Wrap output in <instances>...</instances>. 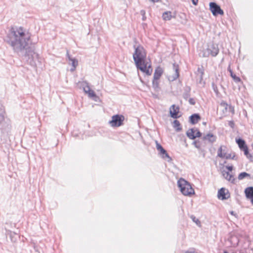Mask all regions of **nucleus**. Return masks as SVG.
<instances>
[{
  "instance_id": "obj_42",
  "label": "nucleus",
  "mask_w": 253,
  "mask_h": 253,
  "mask_svg": "<svg viewBox=\"0 0 253 253\" xmlns=\"http://www.w3.org/2000/svg\"><path fill=\"white\" fill-rule=\"evenodd\" d=\"M197 77L198 78V79L199 80V83L201 84L203 80H201V74L198 75L197 74Z\"/></svg>"
},
{
  "instance_id": "obj_37",
  "label": "nucleus",
  "mask_w": 253,
  "mask_h": 253,
  "mask_svg": "<svg viewBox=\"0 0 253 253\" xmlns=\"http://www.w3.org/2000/svg\"><path fill=\"white\" fill-rule=\"evenodd\" d=\"M188 102L190 104L192 105H194L196 104L195 100L193 98H189V100H188Z\"/></svg>"
},
{
  "instance_id": "obj_8",
  "label": "nucleus",
  "mask_w": 253,
  "mask_h": 253,
  "mask_svg": "<svg viewBox=\"0 0 253 253\" xmlns=\"http://www.w3.org/2000/svg\"><path fill=\"white\" fill-rule=\"evenodd\" d=\"M217 197L219 199L224 200H227L230 197V194L228 190L225 188L222 187L218 191Z\"/></svg>"
},
{
  "instance_id": "obj_12",
  "label": "nucleus",
  "mask_w": 253,
  "mask_h": 253,
  "mask_svg": "<svg viewBox=\"0 0 253 253\" xmlns=\"http://www.w3.org/2000/svg\"><path fill=\"white\" fill-rule=\"evenodd\" d=\"M203 140H208L209 142L213 143L216 140V136L212 133H209L203 137Z\"/></svg>"
},
{
  "instance_id": "obj_13",
  "label": "nucleus",
  "mask_w": 253,
  "mask_h": 253,
  "mask_svg": "<svg viewBox=\"0 0 253 253\" xmlns=\"http://www.w3.org/2000/svg\"><path fill=\"white\" fill-rule=\"evenodd\" d=\"M163 73V69L160 66L157 67L155 70L153 78L154 79H159Z\"/></svg>"
},
{
  "instance_id": "obj_44",
  "label": "nucleus",
  "mask_w": 253,
  "mask_h": 253,
  "mask_svg": "<svg viewBox=\"0 0 253 253\" xmlns=\"http://www.w3.org/2000/svg\"><path fill=\"white\" fill-rule=\"evenodd\" d=\"M149 0L154 3L157 2L159 1V0Z\"/></svg>"
},
{
  "instance_id": "obj_18",
  "label": "nucleus",
  "mask_w": 253,
  "mask_h": 253,
  "mask_svg": "<svg viewBox=\"0 0 253 253\" xmlns=\"http://www.w3.org/2000/svg\"><path fill=\"white\" fill-rule=\"evenodd\" d=\"M228 71L229 72L231 77L232 78L233 80L236 83H239L241 81V79L237 77L233 72V71L231 69L230 66L228 67Z\"/></svg>"
},
{
  "instance_id": "obj_29",
  "label": "nucleus",
  "mask_w": 253,
  "mask_h": 253,
  "mask_svg": "<svg viewBox=\"0 0 253 253\" xmlns=\"http://www.w3.org/2000/svg\"><path fill=\"white\" fill-rule=\"evenodd\" d=\"M192 144L198 148L200 149L202 146V143L199 140H195L192 142Z\"/></svg>"
},
{
  "instance_id": "obj_10",
  "label": "nucleus",
  "mask_w": 253,
  "mask_h": 253,
  "mask_svg": "<svg viewBox=\"0 0 253 253\" xmlns=\"http://www.w3.org/2000/svg\"><path fill=\"white\" fill-rule=\"evenodd\" d=\"M173 69L175 71V73L171 77L170 76L169 78V80H171L172 81L176 80L179 76L178 65L176 63L173 64Z\"/></svg>"
},
{
  "instance_id": "obj_30",
  "label": "nucleus",
  "mask_w": 253,
  "mask_h": 253,
  "mask_svg": "<svg viewBox=\"0 0 253 253\" xmlns=\"http://www.w3.org/2000/svg\"><path fill=\"white\" fill-rule=\"evenodd\" d=\"M87 91L88 92L87 93L88 94L89 97L91 98L96 97V95L94 91L92 90H91L90 88H88Z\"/></svg>"
},
{
  "instance_id": "obj_22",
  "label": "nucleus",
  "mask_w": 253,
  "mask_h": 253,
  "mask_svg": "<svg viewBox=\"0 0 253 253\" xmlns=\"http://www.w3.org/2000/svg\"><path fill=\"white\" fill-rule=\"evenodd\" d=\"M69 61H71V65L72 66V68L70 70L71 71L73 72L75 70L76 67L77 66L78 64V61L76 59L73 58L72 57H69Z\"/></svg>"
},
{
  "instance_id": "obj_3",
  "label": "nucleus",
  "mask_w": 253,
  "mask_h": 253,
  "mask_svg": "<svg viewBox=\"0 0 253 253\" xmlns=\"http://www.w3.org/2000/svg\"><path fill=\"white\" fill-rule=\"evenodd\" d=\"M177 186L179 188L181 192L185 196L190 197L195 193L194 190L192 187L190 183L182 178L178 180Z\"/></svg>"
},
{
  "instance_id": "obj_6",
  "label": "nucleus",
  "mask_w": 253,
  "mask_h": 253,
  "mask_svg": "<svg viewBox=\"0 0 253 253\" xmlns=\"http://www.w3.org/2000/svg\"><path fill=\"white\" fill-rule=\"evenodd\" d=\"M209 6L210 10L213 16H217L218 15H223L224 14L223 10L216 2H211L209 4Z\"/></svg>"
},
{
  "instance_id": "obj_15",
  "label": "nucleus",
  "mask_w": 253,
  "mask_h": 253,
  "mask_svg": "<svg viewBox=\"0 0 253 253\" xmlns=\"http://www.w3.org/2000/svg\"><path fill=\"white\" fill-rule=\"evenodd\" d=\"M236 142L238 145V146L241 149V150L245 148L246 147H247L245 141L242 138H239L238 139H236Z\"/></svg>"
},
{
  "instance_id": "obj_24",
  "label": "nucleus",
  "mask_w": 253,
  "mask_h": 253,
  "mask_svg": "<svg viewBox=\"0 0 253 253\" xmlns=\"http://www.w3.org/2000/svg\"><path fill=\"white\" fill-rule=\"evenodd\" d=\"M158 80L159 79H154V78H153L152 81V86L155 91H158L160 88L159 82Z\"/></svg>"
},
{
  "instance_id": "obj_47",
  "label": "nucleus",
  "mask_w": 253,
  "mask_h": 253,
  "mask_svg": "<svg viewBox=\"0 0 253 253\" xmlns=\"http://www.w3.org/2000/svg\"><path fill=\"white\" fill-rule=\"evenodd\" d=\"M223 253H228L227 251H224Z\"/></svg>"
},
{
  "instance_id": "obj_33",
  "label": "nucleus",
  "mask_w": 253,
  "mask_h": 253,
  "mask_svg": "<svg viewBox=\"0 0 253 253\" xmlns=\"http://www.w3.org/2000/svg\"><path fill=\"white\" fill-rule=\"evenodd\" d=\"M202 133L197 129L195 128V139L197 137H200L202 136Z\"/></svg>"
},
{
  "instance_id": "obj_23",
  "label": "nucleus",
  "mask_w": 253,
  "mask_h": 253,
  "mask_svg": "<svg viewBox=\"0 0 253 253\" xmlns=\"http://www.w3.org/2000/svg\"><path fill=\"white\" fill-rule=\"evenodd\" d=\"M173 126L177 132L181 131L182 129V128L180 127V123L179 121L177 120L173 121Z\"/></svg>"
},
{
  "instance_id": "obj_41",
  "label": "nucleus",
  "mask_w": 253,
  "mask_h": 253,
  "mask_svg": "<svg viewBox=\"0 0 253 253\" xmlns=\"http://www.w3.org/2000/svg\"><path fill=\"white\" fill-rule=\"evenodd\" d=\"M229 125L232 127L233 128L234 126V123L233 121H230L229 122Z\"/></svg>"
},
{
  "instance_id": "obj_25",
  "label": "nucleus",
  "mask_w": 253,
  "mask_h": 253,
  "mask_svg": "<svg viewBox=\"0 0 253 253\" xmlns=\"http://www.w3.org/2000/svg\"><path fill=\"white\" fill-rule=\"evenodd\" d=\"M4 110L3 106L0 104V125L4 121Z\"/></svg>"
},
{
  "instance_id": "obj_36",
  "label": "nucleus",
  "mask_w": 253,
  "mask_h": 253,
  "mask_svg": "<svg viewBox=\"0 0 253 253\" xmlns=\"http://www.w3.org/2000/svg\"><path fill=\"white\" fill-rule=\"evenodd\" d=\"M235 155H233L232 157L231 156V154H227V155H226L225 154V157L224 158L226 159H235Z\"/></svg>"
},
{
  "instance_id": "obj_4",
  "label": "nucleus",
  "mask_w": 253,
  "mask_h": 253,
  "mask_svg": "<svg viewBox=\"0 0 253 253\" xmlns=\"http://www.w3.org/2000/svg\"><path fill=\"white\" fill-rule=\"evenodd\" d=\"M125 117L122 115H115L112 116V120L109 122V124L112 127H119L123 125Z\"/></svg>"
},
{
  "instance_id": "obj_32",
  "label": "nucleus",
  "mask_w": 253,
  "mask_h": 253,
  "mask_svg": "<svg viewBox=\"0 0 253 253\" xmlns=\"http://www.w3.org/2000/svg\"><path fill=\"white\" fill-rule=\"evenodd\" d=\"M211 85L214 92L216 93V95H218L219 94V91L217 85L214 83H212Z\"/></svg>"
},
{
  "instance_id": "obj_45",
  "label": "nucleus",
  "mask_w": 253,
  "mask_h": 253,
  "mask_svg": "<svg viewBox=\"0 0 253 253\" xmlns=\"http://www.w3.org/2000/svg\"><path fill=\"white\" fill-rule=\"evenodd\" d=\"M230 214H232V215H235V214L234 213V211H231L230 212Z\"/></svg>"
},
{
  "instance_id": "obj_7",
  "label": "nucleus",
  "mask_w": 253,
  "mask_h": 253,
  "mask_svg": "<svg viewBox=\"0 0 253 253\" xmlns=\"http://www.w3.org/2000/svg\"><path fill=\"white\" fill-rule=\"evenodd\" d=\"M207 50L208 52V55L211 54L212 56L215 57L219 52L218 45L212 43L208 46Z\"/></svg>"
},
{
  "instance_id": "obj_11",
  "label": "nucleus",
  "mask_w": 253,
  "mask_h": 253,
  "mask_svg": "<svg viewBox=\"0 0 253 253\" xmlns=\"http://www.w3.org/2000/svg\"><path fill=\"white\" fill-rule=\"evenodd\" d=\"M201 120V116L199 114H193L189 117V122L192 125L197 124Z\"/></svg>"
},
{
  "instance_id": "obj_5",
  "label": "nucleus",
  "mask_w": 253,
  "mask_h": 253,
  "mask_svg": "<svg viewBox=\"0 0 253 253\" xmlns=\"http://www.w3.org/2000/svg\"><path fill=\"white\" fill-rule=\"evenodd\" d=\"M156 148L158 151H159V154L161 158L168 162H171L172 161L171 158L169 156L167 151L162 147V146L158 143L157 141H156Z\"/></svg>"
},
{
  "instance_id": "obj_43",
  "label": "nucleus",
  "mask_w": 253,
  "mask_h": 253,
  "mask_svg": "<svg viewBox=\"0 0 253 253\" xmlns=\"http://www.w3.org/2000/svg\"><path fill=\"white\" fill-rule=\"evenodd\" d=\"M66 55H67V57H68V60H69V57H71L70 56V55H69V52L68 51H67V54H66Z\"/></svg>"
},
{
  "instance_id": "obj_31",
  "label": "nucleus",
  "mask_w": 253,
  "mask_h": 253,
  "mask_svg": "<svg viewBox=\"0 0 253 253\" xmlns=\"http://www.w3.org/2000/svg\"><path fill=\"white\" fill-rule=\"evenodd\" d=\"M225 154H226L225 153L223 154L222 153V147H220L219 148V149L218 150V152H217L218 156L220 158H224Z\"/></svg>"
},
{
  "instance_id": "obj_19",
  "label": "nucleus",
  "mask_w": 253,
  "mask_h": 253,
  "mask_svg": "<svg viewBox=\"0 0 253 253\" xmlns=\"http://www.w3.org/2000/svg\"><path fill=\"white\" fill-rule=\"evenodd\" d=\"M241 150L244 152V155L251 162H253V156L249 153L248 146L246 147L245 148L242 149Z\"/></svg>"
},
{
  "instance_id": "obj_35",
  "label": "nucleus",
  "mask_w": 253,
  "mask_h": 253,
  "mask_svg": "<svg viewBox=\"0 0 253 253\" xmlns=\"http://www.w3.org/2000/svg\"><path fill=\"white\" fill-rule=\"evenodd\" d=\"M191 218L192 219V220L194 222H195L197 224H198V223H200L199 220L198 219L196 218V217L194 215H191Z\"/></svg>"
},
{
  "instance_id": "obj_1",
  "label": "nucleus",
  "mask_w": 253,
  "mask_h": 253,
  "mask_svg": "<svg viewBox=\"0 0 253 253\" xmlns=\"http://www.w3.org/2000/svg\"><path fill=\"white\" fill-rule=\"evenodd\" d=\"M30 36L22 27H12L4 39L15 52L22 54L28 64L35 67L38 54L33 47L29 46Z\"/></svg>"
},
{
  "instance_id": "obj_34",
  "label": "nucleus",
  "mask_w": 253,
  "mask_h": 253,
  "mask_svg": "<svg viewBox=\"0 0 253 253\" xmlns=\"http://www.w3.org/2000/svg\"><path fill=\"white\" fill-rule=\"evenodd\" d=\"M140 14L142 16V20L145 21L146 19V17L145 16V11L144 10H141L140 11Z\"/></svg>"
},
{
  "instance_id": "obj_38",
  "label": "nucleus",
  "mask_w": 253,
  "mask_h": 253,
  "mask_svg": "<svg viewBox=\"0 0 253 253\" xmlns=\"http://www.w3.org/2000/svg\"><path fill=\"white\" fill-rule=\"evenodd\" d=\"M185 253H195V249L194 248L189 249L185 252Z\"/></svg>"
},
{
  "instance_id": "obj_26",
  "label": "nucleus",
  "mask_w": 253,
  "mask_h": 253,
  "mask_svg": "<svg viewBox=\"0 0 253 253\" xmlns=\"http://www.w3.org/2000/svg\"><path fill=\"white\" fill-rule=\"evenodd\" d=\"M250 176V174L246 172H242L239 174L238 178L239 180H242L245 178V177H249Z\"/></svg>"
},
{
  "instance_id": "obj_20",
  "label": "nucleus",
  "mask_w": 253,
  "mask_h": 253,
  "mask_svg": "<svg viewBox=\"0 0 253 253\" xmlns=\"http://www.w3.org/2000/svg\"><path fill=\"white\" fill-rule=\"evenodd\" d=\"M162 17L163 20L167 21L170 20L173 17V16L171 11H167L163 13Z\"/></svg>"
},
{
  "instance_id": "obj_14",
  "label": "nucleus",
  "mask_w": 253,
  "mask_h": 253,
  "mask_svg": "<svg viewBox=\"0 0 253 253\" xmlns=\"http://www.w3.org/2000/svg\"><path fill=\"white\" fill-rule=\"evenodd\" d=\"M245 193L247 199L253 198V186L248 187L245 190Z\"/></svg>"
},
{
  "instance_id": "obj_40",
  "label": "nucleus",
  "mask_w": 253,
  "mask_h": 253,
  "mask_svg": "<svg viewBox=\"0 0 253 253\" xmlns=\"http://www.w3.org/2000/svg\"><path fill=\"white\" fill-rule=\"evenodd\" d=\"M192 0V3L194 5H197L198 3V0Z\"/></svg>"
},
{
  "instance_id": "obj_21",
  "label": "nucleus",
  "mask_w": 253,
  "mask_h": 253,
  "mask_svg": "<svg viewBox=\"0 0 253 253\" xmlns=\"http://www.w3.org/2000/svg\"><path fill=\"white\" fill-rule=\"evenodd\" d=\"M191 88L187 86L184 89V92L183 93V97L184 99L187 100L190 96Z\"/></svg>"
},
{
  "instance_id": "obj_9",
  "label": "nucleus",
  "mask_w": 253,
  "mask_h": 253,
  "mask_svg": "<svg viewBox=\"0 0 253 253\" xmlns=\"http://www.w3.org/2000/svg\"><path fill=\"white\" fill-rule=\"evenodd\" d=\"M179 108L178 107H176L175 105H172L170 108V117L173 119H177L180 116H178Z\"/></svg>"
},
{
  "instance_id": "obj_39",
  "label": "nucleus",
  "mask_w": 253,
  "mask_h": 253,
  "mask_svg": "<svg viewBox=\"0 0 253 253\" xmlns=\"http://www.w3.org/2000/svg\"><path fill=\"white\" fill-rule=\"evenodd\" d=\"M226 168L228 170V171H232L233 170V167L227 166L226 167Z\"/></svg>"
},
{
  "instance_id": "obj_28",
  "label": "nucleus",
  "mask_w": 253,
  "mask_h": 253,
  "mask_svg": "<svg viewBox=\"0 0 253 253\" xmlns=\"http://www.w3.org/2000/svg\"><path fill=\"white\" fill-rule=\"evenodd\" d=\"M197 74L200 75L201 74V80H203V75L204 74V71L203 68L202 67H198L197 69Z\"/></svg>"
},
{
  "instance_id": "obj_2",
  "label": "nucleus",
  "mask_w": 253,
  "mask_h": 253,
  "mask_svg": "<svg viewBox=\"0 0 253 253\" xmlns=\"http://www.w3.org/2000/svg\"><path fill=\"white\" fill-rule=\"evenodd\" d=\"M133 48L134 52L132 56L136 68L148 76L151 75L153 69L151 65H148L146 61L147 53L145 49L140 44L137 46L134 45Z\"/></svg>"
},
{
  "instance_id": "obj_46",
  "label": "nucleus",
  "mask_w": 253,
  "mask_h": 253,
  "mask_svg": "<svg viewBox=\"0 0 253 253\" xmlns=\"http://www.w3.org/2000/svg\"><path fill=\"white\" fill-rule=\"evenodd\" d=\"M250 199L251 200V202L252 204L253 205V198H252Z\"/></svg>"
},
{
  "instance_id": "obj_17",
  "label": "nucleus",
  "mask_w": 253,
  "mask_h": 253,
  "mask_svg": "<svg viewBox=\"0 0 253 253\" xmlns=\"http://www.w3.org/2000/svg\"><path fill=\"white\" fill-rule=\"evenodd\" d=\"M222 172L223 176L226 179H227L229 181H231L232 182H233V181L234 180V178H233V175L230 174L229 171H227L224 170L222 171Z\"/></svg>"
},
{
  "instance_id": "obj_16",
  "label": "nucleus",
  "mask_w": 253,
  "mask_h": 253,
  "mask_svg": "<svg viewBox=\"0 0 253 253\" xmlns=\"http://www.w3.org/2000/svg\"><path fill=\"white\" fill-rule=\"evenodd\" d=\"M186 135L187 137L190 139L194 140L195 139V128H192L189 129L186 132Z\"/></svg>"
},
{
  "instance_id": "obj_27",
  "label": "nucleus",
  "mask_w": 253,
  "mask_h": 253,
  "mask_svg": "<svg viewBox=\"0 0 253 253\" xmlns=\"http://www.w3.org/2000/svg\"><path fill=\"white\" fill-rule=\"evenodd\" d=\"M82 86L84 89V91L87 93L88 92V88H90L88 84L86 82H83L82 83Z\"/></svg>"
}]
</instances>
